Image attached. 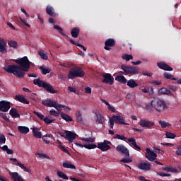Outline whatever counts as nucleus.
I'll return each instance as SVG.
<instances>
[{
    "label": "nucleus",
    "instance_id": "f257e3e1",
    "mask_svg": "<svg viewBox=\"0 0 181 181\" xmlns=\"http://www.w3.org/2000/svg\"><path fill=\"white\" fill-rule=\"evenodd\" d=\"M16 63L18 65H8L4 68V70L18 78H23L25 77V71H29L32 62L29 61L28 57L25 56L17 59Z\"/></svg>",
    "mask_w": 181,
    "mask_h": 181
},
{
    "label": "nucleus",
    "instance_id": "f03ea898",
    "mask_svg": "<svg viewBox=\"0 0 181 181\" xmlns=\"http://www.w3.org/2000/svg\"><path fill=\"white\" fill-rule=\"evenodd\" d=\"M42 105H45V107H53L57 111H62V108L64 110H67L68 112L71 111V109L69 106L63 105L61 104H57V102L53 101L50 99L44 100L42 101Z\"/></svg>",
    "mask_w": 181,
    "mask_h": 181
},
{
    "label": "nucleus",
    "instance_id": "7ed1b4c3",
    "mask_svg": "<svg viewBox=\"0 0 181 181\" xmlns=\"http://www.w3.org/2000/svg\"><path fill=\"white\" fill-rule=\"evenodd\" d=\"M33 84L37 86L38 87H42L44 90L48 91L51 94H57L58 91L55 90L52 85L45 83V81L40 80V78H37L33 80Z\"/></svg>",
    "mask_w": 181,
    "mask_h": 181
},
{
    "label": "nucleus",
    "instance_id": "20e7f679",
    "mask_svg": "<svg viewBox=\"0 0 181 181\" xmlns=\"http://www.w3.org/2000/svg\"><path fill=\"white\" fill-rule=\"evenodd\" d=\"M151 105L153 108H155L158 112H163L165 110H168V108H169V106H168L166 102L160 99L153 100L151 103Z\"/></svg>",
    "mask_w": 181,
    "mask_h": 181
},
{
    "label": "nucleus",
    "instance_id": "39448f33",
    "mask_svg": "<svg viewBox=\"0 0 181 181\" xmlns=\"http://www.w3.org/2000/svg\"><path fill=\"white\" fill-rule=\"evenodd\" d=\"M85 74L86 72H84L81 68H78L77 69H71L68 74V78L73 80L76 78V77H84Z\"/></svg>",
    "mask_w": 181,
    "mask_h": 181
},
{
    "label": "nucleus",
    "instance_id": "423d86ee",
    "mask_svg": "<svg viewBox=\"0 0 181 181\" xmlns=\"http://www.w3.org/2000/svg\"><path fill=\"white\" fill-rule=\"evenodd\" d=\"M121 69L125 74H138V71H139L138 66H131L122 64L121 65Z\"/></svg>",
    "mask_w": 181,
    "mask_h": 181
},
{
    "label": "nucleus",
    "instance_id": "0eeeda50",
    "mask_svg": "<svg viewBox=\"0 0 181 181\" xmlns=\"http://www.w3.org/2000/svg\"><path fill=\"white\" fill-rule=\"evenodd\" d=\"M139 125L141 127V128H147V129H152V127H155V123L153 122L150 121L149 119L143 118L141 119L139 122Z\"/></svg>",
    "mask_w": 181,
    "mask_h": 181
},
{
    "label": "nucleus",
    "instance_id": "6e6552de",
    "mask_svg": "<svg viewBox=\"0 0 181 181\" xmlns=\"http://www.w3.org/2000/svg\"><path fill=\"white\" fill-rule=\"evenodd\" d=\"M110 145H112L111 141L104 140L103 142L98 143V149H100L102 152H107V151H110V149H111V146H110Z\"/></svg>",
    "mask_w": 181,
    "mask_h": 181
},
{
    "label": "nucleus",
    "instance_id": "1a4fd4ad",
    "mask_svg": "<svg viewBox=\"0 0 181 181\" xmlns=\"http://www.w3.org/2000/svg\"><path fill=\"white\" fill-rule=\"evenodd\" d=\"M116 151H117L119 153H121V155H124L125 158H129V150H128L125 146L122 144L117 145Z\"/></svg>",
    "mask_w": 181,
    "mask_h": 181
},
{
    "label": "nucleus",
    "instance_id": "9d476101",
    "mask_svg": "<svg viewBox=\"0 0 181 181\" xmlns=\"http://www.w3.org/2000/svg\"><path fill=\"white\" fill-rule=\"evenodd\" d=\"M158 155L154 151H151V148H147L146 150V158L150 162H155Z\"/></svg>",
    "mask_w": 181,
    "mask_h": 181
},
{
    "label": "nucleus",
    "instance_id": "9b49d317",
    "mask_svg": "<svg viewBox=\"0 0 181 181\" xmlns=\"http://www.w3.org/2000/svg\"><path fill=\"white\" fill-rule=\"evenodd\" d=\"M103 79L102 80V83L109 84V86H112V84H114V76H112L111 74H105L103 75Z\"/></svg>",
    "mask_w": 181,
    "mask_h": 181
},
{
    "label": "nucleus",
    "instance_id": "f8f14e48",
    "mask_svg": "<svg viewBox=\"0 0 181 181\" xmlns=\"http://www.w3.org/2000/svg\"><path fill=\"white\" fill-rule=\"evenodd\" d=\"M137 168L140 170H143L144 172H148V170H151L152 165L149 162H144V163H140L137 164Z\"/></svg>",
    "mask_w": 181,
    "mask_h": 181
},
{
    "label": "nucleus",
    "instance_id": "ddd939ff",
    "mask_svg": "<svg viewBox=\"0 0 181 181\" xmlns=\"http://www.w3.org/2000/svg\"><path fill=\"white\" fill-rule=\"evenodd\" d=\"M11 110V103L8 101H0V111L1 112H8Z\"/></svg>",
    "mask_w": 181,
    "mask_h": 181
},
{
    "label": "nucleus",
    "instance_id": "4468645a",
    "mask_svg": "<svg viewBox=\"0 0 181 181\" xmlns=\"http://www.w3.org/2000/svg\"><path fill=\"white\" fill-rule=\"evenodd\" d=\"M115 46V40L114 38H108L105 42V50H111V47H114Z\"/></svg>",
    "mask_w": 181,
    "mask_h": 181
},
{
    "label": "nucleus",
    "instance_id": "2eb2a0df",
    "mask_svg": "<svg viewBox=\"0 0 181 181\" xmlns=\"http://www.w3.org/2000/svg\"><path fill=\"white\" fill-rule=\"evenodd\" d=\"M65 134L66 139H67V141H69L70 144H71L74 141L75 138H76L77 136V134L76 133L68 130L65 131Z\"/></svg>",
    "mask_w": 181,
    "mask_h": 181
},
{
    "label": "nucleus",
    "instance_id": "dca6fc26",
    "mask_svg": "<svg viewBox=\"0 0 181 181\" xmlns=\"http://www.w3.org/2000/svg\"><path fill=\"white\" fill-rule=\"evenodd\" d=\"M112 118L116 124L119 125H129V124L125 122V119L119 115H113Z\"/></svg>",
    "mask_w": 181,
    "mask_h": 181
},
{
    "label": "nucleus",
    "instance_id": "f3484780",
    "mask_svg": "<svg viewBox=\"0 0 181 181\" xmlns=\"http://www.w3.org/2000/svg\"><path fill=\"white\" fill-rule=\"evenodd\" d=\"M157 66L159 67V69H161V70H165V71H172L173 70V68L165 62H158L157 63Z\"/></svg>",
    "mask_w": 181,
    "mask_h": 181
},
{
    "label": "nucleus",
    "instance_id": "a211bd4d",
    "mask_svg": "<svg viewBox=\"0 0 181 181\" xmlns=\"http://www.w3.org/2000/svg\"><path fill=\"white\" fill-rule=\"evenodd\" d=\"M95 119L98 124H104V116L100 112H95Z\"/></svg>",
    "mask_w": 181,
    "mask_h": 181
},
{
    "label": "nucleus",
    "instance_id": "6ab92c4d",
    "mask_svg": "<svg viewBox=\"0 0 181 181\" xmlns=\"http://www.w3.org/2000/svg\"><path fill=\"white\" fill-rule=\"evenodd\" d=\"M76 146H79V148H86V149H95L97 148V145L95 144H81L78 143H75Z\"/></svg>",
    "mask_w": 181,
    "mask_h": 181
},
{
    "label": "nucleus",
    "instance_id": "aec40b11",
    "mask_svg": "<svg viewBox=\"0 0 181 181\" xmlns=\"http://www.w3.org/2000/svg\"><path fill=\"white\" fill-rule=\"evenodd\" d=\"M9 114L12 118H21V115L18 112V110L15 107H12L10 110Z\"/></svg>",
    "mask_w": 181,
    "mask_h": 181
},
{
    "label": "nucleus",
    "instance_id": "412c9836",
    "mask_svg": "<svg viewBox=\"0 0 181 181\" xmlns=\"http://www.w3.org/2000/svg\"><path fill=\"white\" fill-rule=\"evenodd\" d=\"M128 141L131 143V145L134 146V149L136 151H141V147L136 144V141L135 139L131 137L128 139Z\"/></svg>",
    "mask_w": 181,
    "mask_h": 181
},
{
    "label": "nucleus",
    "instance_id": "4be33fe9",
    "mask_svg": "<svg viewBox=\"0 0 181 181\" xmlns=\"http://www.w3.org/2000/svg\"><path fill=\"white\" fill-rule=\"evenodd\" d=\"M63 168L65 169H76V165H74L71 162L66 160L62 164Z\"/></svg>",
    "mask_w": 181,
    "mask_h": 181
},
{
    "label": "nucleus",
    "instance_id": "5701e85b",
    "mask_svg": "<svg viewBox=\"0 0 181 181\" xmlns=\"http://www.w3.org/2000/svg\"><path fill=\"white\" fill-rule=\"evenodd\" d=\"M11 175L13 181H23L22 176L19 175L17 172L12 173Z\"/></svg>",
    "mask_w": 181,
    "mask_h": 181
},
{
    "label": "nucleus",
    "instance_id": "b1692460",
    "mask_svg": "<svg viewBox=\"0 0 181 181\" xmlns=\"http://www.w3.org/2000/svg\"><path fill=\"white\" fill-rule=\"evenodd\" d=\"M18 130L21 134H23L26 135V134H29V127L25 126H18Z\"/></svg>",
    "mask_w": 181,
    "mask_h": 181
},
{
    "label": "nucleus",
    "instance_id": "393cba45",
    "mask_svg": "<svg viewBox=\"0 0 181 181\" xmlns=\"http://www.w3.org/2000/svg\"><path fill=\"white\" fill-rule=\"evenodd\" d=\"M71 35L72 36V37H78V35H80V28H74L71 30Z\"/></svg>",
    "mask_w": 181,
    "mask_h": 181
},
{
    "label": "nucleus",
    "instance_id": "a878e982",
    "mask_svg": "<svg viewBox=\"0 0 181 181\" xmlns=\"http://www.w3.org/2000/svg\"><path fill=\"white\" fill-rule=\"evenodd\" d=\"M115 80H116V81H119V83H121L122 84H127V78L122 75H118L115 78Z\"/></svg>",
    "mask_w": 181,
    "mask_h": 181
},
{
    "label": "nucleus",
    "instance_id": "bb28decb",
    "mask_svg": "<svg viewBox=\"0 0 181 181\" xmlns=\"http://www.w3.org/2000/svg\"><path fill=\"white\" fill-rule=\"evenodd\" d=\"M16 100H18L20 103H23V104H29V100H26L25 96L22 95H18L16 96Z\"/></svg>",
    "mask_w": 181,
    "mask_h": 181
},
{
    "label": "nucleus",
    "instance_id": "cd10ccee",
    "mask_svg": "<svg viewBox=\"0 0 181 181\" xmlns=\"http://www.w3.org/2000/svg\"><path fill=\"white\" fill-rule=\"evenodd\" d=\"M46 12L49 16H54V15H56V13H54V8H53L52 6H47Z\"/></svg>",
    "mask_w": 181,
    "mask_h": 181
},
{
    "label": "nucleus",
    "instance_id": "c85d7f7f",
    "mask_svg": "<svg viewBox=\"0 0 181 181\" xmlns=\"http://www.w3.org/2000/svg\"><path fill=\"white\" fill-rule=\"evenodd\" d=\"M33 135L35 138H38L39 139L42 138V132H39V129L37 128L33 129Z\"/></svg>",
    "mask_w": 181,
    "mask_h": 181
},
{
    "label": "nucleus",
    "instance_id": "c756f323",
    "mask_svg": "<svg viewBox=\"0 0 181 181\" xmlns=\"http://www.w3.org/2000/svg\"><path fill=\"white\" fill-rule=\"evenodd\" d=\"M61 117L62 118V119H64V121H66V122H71V121H73V118L66 113L62 112Z\"/></svg>",
    "mask_w": 181,
    "mask_h": 181
},
{
    "label": "nucleus",
    "instance_id": "7c9ffc66",
    "mask_svg": "<svg viewBox=\"0 0 181 181\" xmlns=\"http://www.w3.org/2000/svg\"><path fill=\"white\" fill-rule=\"evenodd\" d=\"M127 86L130 88H135V87H138V83H136V82H135V80L130 79L127 81Z\"/></svg>",
    "mask_w": 181,
    "mask_h": 181
},
{
    "label": "nucleus",
    "instance_id": "2f4dec72",
    "mask_svg": "<svg viewBox=\"0 0 181 181\" xmlns=\"http://www.w3.org/2000/svg\"><path fill=\"white\" fill-rule=\"evenodd\" d=\"M69 42L71 43H72V45H75V46H78V47H80L81 49H82L83 50H84V52H86L87 48H86V47H84V45H81L78 42H75L74 40H73L72 39L69 40Z\"/></svg>",
    "mask_w": 181,
    "mask_h": 181
},
{
    "label": "nucleus",
    "instance_id": "473e14b6",
    "mask_svg": "<svg viewBox=\"0 0 181 181\" xmlns=\"http://www.w3.org/2000/svg\"><path fill=\"white\" fill-rule=\"evenodd\" d=\"M163 76L165 77V78H167V80H177V78L173 77V75H172V74H169L168 72H165L163 74Z\"/></svg>",
    "mask_w": 181,
    "mask_h": 181
},
{
    "label": "nucleus",
    "instance_id": "72a5a7b5",
    "mask_svg": "<svg viewBox=\"0 0 181 181\" xmlns=\"http://www.w3.org/2000/svg\"><path fill=\"white\" fill-rule=\"evenodd\" d=\"M39 69H40V70H41V73L44 76H46V74H49V73H50V71H52V70L50 69H49V68L46 69L43 66H40Z\"/></svg>",
    "mask_w": 181,
    "mask_h": 181
},
{
    "label": "nucleus",
    "instance_id": "f704fd0d",
    "mask_svg": "<svg viewBox=\"0 0 181 181\" xmlns=\"http://www.w3.org/2000/svg\"><path fill=\"white\" fill-rule=\"evenodd\" d=\"M57 176H59V177H61L62 179L69 180V177L62 171H57Z\"/></svg>",
    "mask_w": 181,
    "mask_h": 181
},
{
    "label": "nucleus",
    "instance_id": "c9c22d12",
    "mask_svg": "<svg viewBox=\"0 0 181 181\" xmlns=\"http://www.w3.org/2000/svg\"><path fill=\"white\" fill-rule=\"evenodd\" d=\"M54 29H56V30H58L59 33H60V35H62V36H66V37H67V35L63 33V28H62L59 25H54Z\"/></svg>",
    "mask_w": 181,
    "mask_h": 181
},
{
    "label": "nucleus",
    "instance_id": "e433bc0d",
    "mask_svg": "<svg viewBox=\"0 0 181 181\" xmlns=\"http://www.w3.org/2000/svg\"><path fill=\"white\" fill-rule=\"evenodd\" d=\"M159 125H160L161 128H168V127H171L172 125L169 122H166L165 121H159Z\"/></svg>",
    "mask_w": 181,
    "mask_h": 181
},
{
    "label": "nucleus",
    "instance_id": "4c0bfd02",
    "mask_svg": "<svg viewBox=\"0 0 181 181\" xmlns=\"http://www.w3.org/2000/svg\"><path fill=\"white\" fill-rule=\"evenodd\" d=\"M122 59L125 60L126 62H129V60H132L134 59V57L132 54H124L122 56Z\"/></svg>",
    "mask_w": 181,
    "mask_h": 181
},
{
    "label": "nucleus",
    "instance_id": "58836bf2",
    "mask_svg": "<svg viewBox=\"0 0 181 181\" xmlns=\"http://www.w3.org/2000/svg\"><path fill=\"white\" fill-rule=\"evenodd\" d=\"M5 42L0 41V52L1 53H6V47H5Z\"/></svg>",
    "mask_w": 181,
    "mask_h": 181
},
{
    "label": "nucleus",
    "instance_id": "ea45409f",
    "mask_svg": "<svg viewBox=\"0 0 181 181\" xmlns=\"http://www.w3.org/2000/svg\"><path fill=\"white\" fill-rule=\"evenodd\" d=\"M38 54H39V56H40L41 58L43 59V60H47V59H48L47 54H46V52H45V51L41 50V51L38 52Z\"/></svg>",
    "mask_w": 181,
    "mask_h": 181
},
{
    "label": "nucleus",
    "instance_id": "a19ab883",
    "mask_svg": "<svg viewBox=\"0 0 181 181\" xmlns=\"http://www.w3.org/2000/svg\"><path fill=\"white\" fill-rule=\"evenodd\" d=\"M159 94H165L168 95V94H170V90H168L166 88H162L158 91Z\"/></svg>",
    "mask_w": 181,
    "mask_h": 181
},
{
    "label": "nucleus",
    "instance_id": "79ce46f5",
    "mask_svg": "<svg viewBox=\"0 0 181 181\" xmlns=\"http://www.w3.org/2000/svg\"><path fill=\"white\" fill-rule=\"evenodd\" d=\"M8 46H10V47H13L14 49H16V47H18V42H16V41H8Z\"/></svg>",
    "mask_w": 181,
    "mask_h": 181
},
{
    "label": "nucleus",
    "instance_id": "37998d69",
    "mask_svg": "<svg viewBox=\"0 0 181 181\" xmlns=\"http://www.w3.org/2000/svg\"><path fill=\"white\" fill-rule=\"evenodd\" d=\"M165 136L166 138H168L170 139H175V138H176V134L170 133L169 132H166Z\"/></svg>",
    "mask_w": 181,
    "mask_h": 181
},
{
    "label": "nucleus",
    "instance_id": "c03bdc74",
    "mask_svg": "<svg viewBox=\"0 0 181 181\" xmlns=\"http://www.w3.org/2000/svg\"><path fill=\"white\" fill-rule=\"evenodd\" d=\"M15 165L16 166L21 167V168L23 169V170H25V172H29V169H28L23 164L17 162V163H15Z\"/></svg>",
    "mask_w": 181,
    "mask_h": 181
},
{
    "label": "nucleus",
    "instance_id": "a18cd8bd",
    "mask_svg": "<svg viewBox=\"0 0 181 181\" xmlns=\"http://www.w3.org/2000/svg\"><path fill=\"white\" fill-rule=\"evenodd\" d=\"M116 139H120V141H127V138L124 137V135L115 134L114 136Z\"/></svg>",
    "mask_w": 181,
    "mask_h": 181
},
{
    "label": "nucleus",
    "instance_id": "49530a36",
    "mask_svg": "<svg viewBox=\"0 0 181 181\" xmlns=\"http://www.w3.org/2000/svg\"><path fill=\"white\" fill-rule=\"evenodd\" d=\"M120 162L122 163H131V162H132V158H129V157H125V158L120 160Z\"/></svg>",
    "mask_w": 181,
    "mask_h": 181
},
{
    "label": "nucleus",
    "instance_id": "de8ad7c7",
    "mask_svg": "<svg viewBox=\"0 0 181 181\" xmlns=\"http://www.w3.org/2000/svg\"><path fill=\"white\" fill-rule=\"evenodd\" d=\"M142 93H148V95H152V94H153V88H151L150 90H147L146 88H144L141 90Z\"/></svg>",
    "mask_w": 181,
    "mask_h": 181
},
{
    "label": "nucleus",
    "instance_id": "09e8293b",
    "mask_svg": "<svg viewBox=\"0 0 181 181\" xmlns=\"http://www.w3.org/2000/svg\"><path fill=\"white\" fill-rule=\"evenodd\" d=\"M95 140V139H93V138H91V137L81 139V141H83L84 142H90V143L94 142Z\"/></svg>",
    "mask_w": 181,
    "mask_h": 181
},
{
    "label": "nucleus",
    "instance_id": "8fccbe9b",
    "mask_svg": "<svg viewBox=\"0 0 181 181\" xmlns=\"http://www.w3.org/2000/svg\"><path fill=\"white\" fill-rule=\"evenodd\" d=\"M58 148L59 149H61V151L64 152L65 153H67L68 155H70V152L69 151V150L67 148H64V146H62L61 144L58 146Z\"/></svg>",
    "mask_w": 181,
    "mask_h": 181
},
{
    "label": "nucleus",
    "instance_id": "3c124183",
    "mask_svg": "<svg viewBox=\"0 0 181 181\" xmlns=\"http://www.w3.org/2000/svg\"><path fill=\"white\" fill-rule=\"evenodd\" d=\"M6 142V137H5V135L0 134V145H2Z\"/></svg>",
    "mask_w": 181,
    "mask_h": 181
},
{
    "label": "nucleus",
    "instance_id": "603ef678",
    "mask_svg": "<svg viewBox=\"0 0 181 181\" xmlns=\"http://www.w3.org/2000/svg\"><path fill=\"white\" fill-rule=\"evenodd\" d=\"M33 114H35V115L38 117V118H40V119H45V115H43L42 113H40L39 112L34 111Z\"/></svg>",
    "mask_w": 181,
    "mask_h": 181
},
{
    "label": "nucleus",
    "instance_id": "864d4df0",
    "mask_svg": "<svg viewBox=\"0 0 181 181\" xmlns=\"http://www.w3.org/2000/svg\"><path fill=\"white\" fill-rule=\"evenodd\" d=\"M76 117L78 122H83V117H81V113H80V112L76 113Z\"/></svg>",
    "mask_w": 181,
    "mask_h": 181
},
{
    "label": "nucleus",
    "instance_id": "5fc2aeb1",
    "mask_svg": "<svg viewBox=\"0 0 181 181\" xmlns=\"http://www.w3.org/2000/svg\"><path fill=\"white\" fill-rule=\"evenodd\" d=\"M114 122H115V120H114V118H110L109 119V125L111 128V129H114Z\"/></svg>",
    "mask_w": 181,
    "mask_h": 181
},
{
    "label": "nucleus",
    "instance_id": "6e6d98bb",
    "mask_svg": "<svg viewBox=\"0 0 181 181\" xmlns=\"http://www.w3.org/2000/svg\"><path fill=\"white\" fill-rule=\"evenodd\" d=\"M49 114H50V115H54L55 117H59V112H56V110H54V109H52L49 111Z\"/></svg>",
    "mask_w": 181,
    "mask_h": 181
},
{
    "label": "nucleus",
    "instance_id": "4d7b16f0",
    "mask_svg": "<svg viewBox=\"0 0 181 181\" xmlns=\"http://www.w3.org/2000/svg\"><path fill=\"white\" fill-rule=\"evenodd\" d=\"M43 121L45 122V124H52V122H53V119H51L47 117L44 118Z\"/></svg>",
    "mask_w": 181,
    "mask_h": 181
},
{
    "label": "nucleus",
    "instance_id": "13d9d810",
    "mask_svg": "<svg viewBox=\"0 0 181 181\" xmlns=\"http://www.w3.org/2000/svg\"><path fill=\"white\" fill-rule=\"evenodd\" d=\"M157 175L158 176H162L163 177L170 176V173H160V172L157 173Z\"/></svg>",
    "mask_w": 181,
    "mask_h": 181
},
{
    "label": "nucleus",
    "instance_id": "bf43d9fd",
    "mask_svg": "<svg viewBox=\"0 0 181 181\" xmlns=\"http://www.w3.org/2000/svg\"><path fill=\"white\" fill-rule=\"evenodd\" d=\"M0 117H1V118H3V119H4V121H6L7 122L9 121V118H8V117H6V115L4 113H0Z\"/></svg>",
    "mask_w": 181,
    "mask_h": 181
},
{
    "label": "nucleus",
    "instance_id": "052dcab7",
    "mask_svg": "<svg viewBox=\"0 0 181 181\" xmlns=\"http://www.w3.org/2000/svg\"><path fill=\"white\" fill-rule=\"evenodd\" d=\"M107 110L109 111H111L112 112H115V107H114V106H112L110 103L107 105Z\"/></svg>",
    "mask_w": 181,
    "mask_h": 181
},
{
    "label": "nucleus",
    "instance_id": "680f3d73",
    "mask_svg": "<svg viewBox=\"0 0 181 181\" xmlns=\"http://www.w3.org/2000/svg\"><path fill=\"white\" fill-rule=\"evenodd\" d=\"M20 21L25 25L27 28H30V25L28 23L24 18H20Z\"/></svg>",
    "mask_w": 181,
    "mask_h": 181
},
{
    "label": "nucleus",
    "instance_id": "e2e57ef3",
    "mask_svg": "<svg viewBox=\"0 0 181 181\" xmlns=\"http://www.w3.org/2000/svg\"><path fill=\"white\" fill-rule=\"evenodd\" d=\"M39 158H45L46 159H50V157L46 154L37 153Z\"/></svg>",
    "mask_w": 181,
    "mask_h": 181
},
{
    "label": "nucleus",
    "instance_id": "0e129e2a",
    "mask_svg": "<svg viewBox=\"0 0 181 181\" xmlns=\"http://www.w3.org/2000/svg\"><path fill=\"white\" fill-rule=\"evenodd\" d=\"M42 139L45 144H50V141L47 140V135L43 136Z\"/></svg>",
    "mask_w": 181,
    "mask_h": 181
},
{
    "label": "nucleus",
    "instance_id": "69168bd1",
    "mask_svg": "<svg viewBox=\"0 0 181 181\" xmlns=\"http://www.w3.org/2000/svg\"><path fill=\"white\" fill-rule=\"evenodd\" d=\"M68 90H69V91H70L71 93H74L75 94L76 93V91H77L75 88H73V87H71V86H69V87H68Z\"/></svg>",
    "mask_w": 181,
    "mask_h": 181
},
{
    "label": "nucleus",
    "instance_id": "338daca9",
    "mask_svg": "<svg viewBox=\"0 0 181 181\" xmlns=\"http://www.w3.org/2000/svg\"><path fill=\"white\" fill-rule=\"evenodd\" d=\"M85 91L86 94H91V88L87 86L85 88Z\"/></svg>",
    "mask_w": 181,
    "mask_h": 181
},
{
    "label": "nucleus",
    "instance_id": "774afa93",
    "mask_svg": "<svg viewBox=\"0 0 181 181\" xmlns=\"http://www.w3.org/2000/svg\"><path fill=\"white\" fill-rule=\"evenodd\" d=\"M176 155L181 156V146L177 148V150L176 151Z\"/></svg>",
    "mask_w": 181,
    "mask_h": 181
}]
</instances>
